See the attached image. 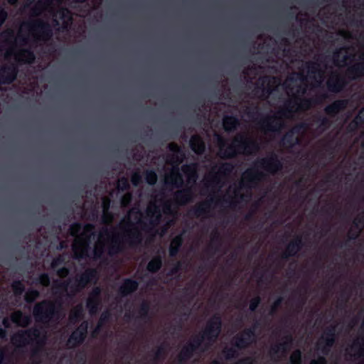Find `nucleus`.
I'll return each mask as SVG.
<instances>
[{
    "label": "nucleus",
    "instance_id": "obj_46",
    "mask_svg": "<svg viewBox=\"0 0 364 364\" xmlns=\"http://www.w3.org/2000/svg\"><path fill=\"white\" fill-rule=\"evenodd\" d=\"M353 225L359 231L364 228V211H362L353 221Z\"/></svg>",
    "mask_w": 364,
    "mask_h": 364
},
{
    "label": "nucleus",
    "instance_id": "obj_21",
    "mask_svg": "<svg viewBox=\"0 0 364 364\" xmlns=\"http://www.w3.org/2000/svg\"><path fill=\"white\" fill-rule=\"evenodd\" d=\"M164 184L166 187L182 188L184 181L178 167H174L171 172L166 176Z\"/></svg>",
    "mask_w": 364,
    "mask_h": 364
},
{
    "label": "nucleus",
    "instance_id": "obj_45",
    "mask_svg": "<svg viewBox=\"0 0 364 364\" xmlns=\"http://www.w3.org/2000/svg\"><path fill=\"white\" fill-rule=\"evenodd\" d=\"M166 353V346L164 343L161 344L154 353L153 360L157 362L164 358Z\"/></svg>",
    "mask_w": 364,
    "mask_h": 364
},
{
    "label": "nucleus",
    "instance_id": "obj_59",
    "mask_svg": "<svg viewBox=\"0 0 364 364\" xmlns=\"http://www.w3.org/2000/svg\"><path fill=\"white\" fill-rule=\"evenodd\" d=\"M64 262V259L61 256H58L54 258L51 262V267L53 269H55L58 266L63 264Z\"/></svg>",
    "mask_w": 364,
    "mask_h": 364
},
{
    "label": "nucleus",
    "instance_id": "obj_1",
    "mask_svg": "<svg viewBox=\"0 0 364 364\" xmlns=\"http://www.w3.org/2000/svg\"><path fill=\"white\" fill-rule=\"evenodd\" d=\"M256 168H261L267 173L274 175L282 170L283 163L278 155L274 152H272L267 157L257 159L254 163V167L247 168L244 172L243 180L240 182L239 187L234 191L236 200L228 201L230 208H235L239 202L245 200L246 196L240 193V190L245 188H251L253 185L263 178V173L259 171Z\"/></svg>",
    "mask_w": 364,
    "mask_h": 364
},
{
    "label": "nucleus",
    "instance_id": "obj_20",
    "mask_svg": "<svg viewBox=\"0 0 364 364\" xmlns=\"http://www.w3.org/2000/svg\"><path fill=\"white\" fill-rule=\"evenodd\" d=\"M303 247L304 242L301 237L296 236L287 245L285 251L282 255V258L287 259L290 257H296Z\"/></svg>",
    "mask_w": 364,
    "mask_h": 364
},
{
    "label": "nucleus",
    "instance_id": "obj_22",
    "mask_svg": "<svg viewBox=\"0 0 364 364\" xmlns=\"http://www.w3.org/2000/svg\"><path fill=\"white\" fill-rule=\"evenodd\" d=\"M292 341V336L289 333L286 335L282 342L276 343L271 347L269 350L270 355L273 356L277 355L279 353L287 355L291 347Z\"/></svg>",
    "mask_w": 364,
    "mask_h": 364
},
{
    "label": "nucleus",
    "instance_id": "obj_34",
    "mask_svg": "<svg viewBox=\"0 0 364 364\" xmlns=\"http://www.w3.org/2000/svg\"><path fill=\"white\" fill-rule=\"evenodd\" d=\"M84 317V308L82 304L75 306L70 311L69 321L70 323L76 324Z\"/></svg>",
    "mask_w": 364,
    "mask_h": 364
},
{
    "label": "nucleus",
    "instance_id": "obj_19",
    "mask_svg": "<svg viewBox=\"0 0 364 364\" xmlns=\"http://www.w3.org/2000/svg\"><path fill=\"white\" fill-rule=\"evenodd\" d=\"M122 236L124 237L127 247L136 249L142 244L141 233L137 230H126V232L122 233Z\"/></svg>",
    "mask_w": 364,
    "mask_h": 364
},
{
    "label": "nucleus",
    "instance_id": "obj_14",
    "mask_svg": "<svg viewBox=\"0 0 364 364\" xmlns=\"http://www.w3.org/2000/svg\"><path fill=\"white\" fill-rule=\"evenodd\" d=\"M307 125L305 123H300L285 133L281 139L280 144L283 146L293 148L296 144H299V140L295 136L296 134L300 132L301 129H306Z\"/></svg>",
    "mask_w": 364,
    "mask_h": 364
},
{
    "label": "nucleus",
    "instance_id": "obj_50",
    "mask_svg": "<svg viewBox=\"0 0 364 364\" xmlns=\"http://www.w3.org/2000/svg\"><path fill=\"white\" fill-rule=\"evenodd\" d=\"M192 357L188 355V353L181 349L178 355L177 363L176 364H185Z\"/></svg>",
    "mask_w": 364,
    "mask_h": 364
},
{
    "label": "nucleus",
    "instance_id": "obj_52",
    "mask_svg": "<svg viewBox=\"0 0 364 364\" xmlns=\"http://www.w3.org/2000/svg\"><path fill=\"white\" fill-rule=\"evenodd\" d=\"M282 302L283 297L279 296L272 305L271 309L269 311V315H274L277 311L278 308L282 305Z\"/></svg>",
    "mask_w": 364,
    "mask_h": 364
},
{
    "label": "nucleus",
    "instance_id": "obj_28",
    "mask_svg": "<svg viewBox=\"0 0 364 364\" xmlns=\"http://www.w3.org/2000/svg\"><path fill=\"white\" fill-rule=\"evenodd\" d=\"M191 150L198 155L203 154L205 151V144L203 138L198 134L191 136L189 141Z\"/></svg>",
    "mask_w": 364,
    "mask_h": 364
},
{
    "label": "nucleus",
    "instance_id": "obj_64",
    "mask_svg": "<svg viewBox=\"0 0 364 364\" xmlns=\"http://www.w3.org/2000/svg\"><path fill=\"white\" fill-rule=\"evenodd\" d=\"M309 364H327V360L324 356H318L316 359L311 360Z\"/></svg>",
    "mask_w": 364,
    "mask_h": 364
},
{
    "label": "nucleus",
    "instance_id": "obj_8",
    "mask_svg": "<svg viewBox=\"0 0 364 364\" xmlns=\"http://www.w3.org/2000/svg\"><path fill=\"white\" fill-rule=\"evenodd\" d=\"M326 93L321 94L314 98H300L297 96L294 100H290L284 104L283 109L279 111V114L284 117H289L296 111H303L310 109L314 105H320L328 98Z\"/></svg>",
    "mask_w": 364,
    "mask_h": 364
},
{
    "label": "nucleus",
    "instance_id": "obj_5",
    "mask_svg": "<svg viewBox=\"0 0 364 364\" xmlns=\"http://www.w3.org/2000/svg\"><path fill=\"white\" fill-rule=\"evenodd\" d=\"M222 318L220 314H215L212 316L206 322L205 327L203 332L188 342L190 345L194 346V349L198 350L200 349L204 341H208V344L210 345L216 341L222 331Z\"/></svg>",
    "mask_w": 364,
    "mask_h": 364
},
{
    "label": "nucleus",
    "instance_id": "obj_55",
    "mask_svg": "<svg viewBox=\"0 0 364 364\" xmlns=\"http://www.w3.org/2000/svg\"><path fill=\"white\" fill-rule=\"evenodd\" d=\"M183 263L181 261H178L176 263V264L169 270L168 275L173 276L179 273V272L182 269Z\"/></svg>",
    "mask_w": 364,
    "mask_h": 364
},
{
    "label": "nucleus",
    "instance_id": "obj_12",
    "mask_svg": "<svg viewBox=\"0 0 364 364\" xmlns=\"http://www.w3.org/2000/svg\"><path fill=\"white\" fill-rule=\"evenodd\" d=\"M255 329L256 325H254L236 334L232 339L233 346L240 350L248 348L255 341Z\"/></svg>",
    "mask_w": 364,
    "mask_h": 364
},
{
    "label": "nucleus",
    "instance_id": "obj_58",
    "mask_svg": "<svg viewBox=\"0 0 364 364\" xmlns=\"http://www.w3.org/2000/svg\"><path fill=\"white\" fill-rule=\"evenodd\" d=\"M8 18V12L4 7L0 6V28L5 23Z\"/></svg>",
    "mask_w": 364,
    "mask_h": 364
},
{
    "label": "nucleus",
    "instance_id": "obj_13",
    "mask_svg": "<svg viewBox=\"0 0 364 364\" xmlns=\"http://www.w3.org/2000/svg\"><path fill=\"white\" fill-rule=\"evenodd\" d=\"M127 247L122 234L112 232V236L109 238L107 253L110 257L117 256L123 253Z\"/></svg>",
    "mask_w": 364,
    "mask_h": 364
},
{
    "label": "nucleus",
    "instance_id": "obj_24",
    "mask_svg": "<svg viewBox=\"0 0 364 364\" xmlns=\"http://www.w3.org/2000/svg\"><path fill=\"white\" fill-rule=\"evenodd\" d=\"M194 195L191 188H185L176 191L173 194L175 201L181 205H186L191 202Z\"/></svg>",
    "mask_w": 364,
    "mask_h": 364
},
{
    "label": "nucleus",
    "instance_id": "obj_53",
    "mask_svg": "<svg viewBox=\"0 0 364 364\" xmlns=\"http://www.w3.org/2000/svg\"><path fill=\"white\" fill-rule=\"evenodd\" d=\"M111 314L109 311H105L102 313L99 322H98V328L101 327L103 324L108 322L110 320Z\"/></svg>",
    "mask_w": 364,
    "mask_h": 364
},
{
    "label": "nucleus",
    "instance_id": "obj_40",
    "mask_svg": "<svg viewBox=\"0 0 364 364\" xmlns=\"http://www.w3.org/2000/svg\"><path fill=\"white\" fill-rule=\"evenodd\" d=\"M360 231H359V230H358V231L356 232H354L353 230H351L350 232H349V234H348V240L346 241V242H338L336 244V246L337 247H339V248H342L343 247H346L348 246V241H350V240H355L358 239L359 235H360Z\"/></svg>",
    "mask_w": 364,
    "mask_h": 364
},
{
    "label": "nucleus",
    "instance_id": "obj_48",
    "mask_svg": "<svg viewBox=\"0 0 364 364\" xmlns=\"http://www.w3.org/2000/svg\"><path fill=\"white\" fill-rule=\"evenodd\" d=\"M291 364L301 363V352L300 350H294L290 356Z\"/></svg>",
    "mask_w": 364,
    "mask_h": 364
},
{
    "label": "nucleus",
    "instance_id": "obj_23",
    "mask_svg": "<svg viewBox=\"0 0 364 364\" xmlns=\"http://www.w3.org/2000/svg\"><path fill=\"white\" fill-rule=\"evenodd\" d=\"M139 288V282L132 278H125L119 287L118 293L122 296H127L136 291Z\"/></svg>",
    "mask_w": 364,
    "mask_h": 364
},
{
    "label": "nucleus",
    "instance_id": "obj_3",
    "mask_svg": "<svg viewBox=\"0 0 364 364\" xmlns=\"http://www.w3.org/2000/svg\"><path fill=\"white\" fill-rule=\"evenodd\" d=\"M11 341L14 345L19 348L28 345L34 346L31 356L35 357L38 355L39 348L45 344L46 336L38 328L31 327L18 331L12 336Z\"/></svg>",
    "mask_w": 364,
    "mask_h": 364
},
{
    "label": "nucleus",
    "instance_id": "obj_29",
    "mask_svg": "<svg viewBox=\"0 0 364 364\" xmlns=\"http://www.w3.org/2000/svg\"><path fill=\"white\" fill-rule=\"evenodd\" d=\"M10 318L14 323L23 328L27 327L31 322V316L21 310L14 311L11 315Z\"/></svg>",
    "mask_w": 364,
    "mask_h": 364
},
{
    "label": "nucleus",
    "instance_id": "obj_31",
    "mask_svg": "<svg viewBox=\"0 0 364 364\" xmlns=\"http://www.w3.org/2000/svg\"><path fill=\"white\" fill-rule=\"evenodd\" d=\"M346 74L348 78L352 80L364 76V63H358L348 67Z\"/></svg>",
    "mask_w": 364,
    "mask_h": 364
},
{
    "label": "nucleus",
    "instance_id": "obj_10",
    "mask_svg": "<svg viewBox=\"0 0 364 364\" xmlns=\"http://www.w3.org/2000/svg\"><path fill=\"white\" fill-rule=\"evenodd\" d=\"M31 31L36 33V41H47L53 36V29L50 25L41 19H36L26 23Z\"/></svg>",
    "mask_w": 364,
    "mask_h": 364
},
{
    "label": "nucleus",
    "instance_id": "obj_6",
    "mask_svg": "<svg viewBox=\"0 0 364 364\" xmlns=\"http://www.w3.org/2000/svg\"><path fill=\"white\" fill-rule=\"evenodd\" d=\"M98 271L95 268H87L80 275H77L73 282L68 281L60 282L56 289L65 292L68 289L73 294H76L84 289L89 284H95L98 279Z\"/></svg>",
    "mask_w": 364,
    "mask_h": 364
},
{
    "label": "nucleus",
    "instance_id": "obj_60",
    "mask_svg": "<svg viewBox=\"0 0 364 364\" xmlns=\"http://www.w3.org/2000/svg\"><path fill=\"white\" fill-rule=\"evenodd\" d=\"M182 349L186 351V353H188L191 357L193 356L194 353L197 351L194 349V346L193 345H190L187 343Z\"/></svg>",
    "mask_w": 364,
    "mask_h": 364
},
{
    "label": "nucleus",
    "instance_id": "obj_27",
    "mask_svg": "<svg viewBox=\"0 0 364 364\" xmlns=\"http://www.w3.org/2000/svg\"><path fill=\"white\" fill-rule=\"evenodd\" d=\"M95 229V225L92 223L82 225L80 222H75L70 225L69 234L73 237H77L83 230L85 233H92Z\"/></svg>",
    "mask_w": 364,
    "mask_h": 364
},
{
    "label": "nucleus",
    "instance_id": "obj_61",
    "mask_svg": "<svg viewBox=\"0 0 364 364\" xmlns=\"http://www.w3.org/2000/svg\"><path fill=\"white\" fill-rule=\"evenodd\" d=\"M154 213H156V215L155 220H151L150 221V223L153 225H155L158 224V223L159 222V220L161 219L160 210L159 209V208L156 205L154 206Z\"/></svg>",
    "mask_w": 364,
    "mask_h": 364
},
{
    "label": "nucleus",
    "instance_id": "obj_49",
    "mask_svg": "<svg viewBox=\"0 0 364 364\" xmlns=\"http://www.w3.org/2000/svg\"><path fill=\"white\" fill-rule=\"evenodd\" d=\"M192 357L188 355V353L181 349L178 355L177 363L176 364H185Z\"/></svg>",
    "mask_w": 364,
    "mask_h": 364
},
{
    "label": "nucleus",
    "instance_id": "obj_9",
    "mask_svg": "<svg viewBox=\"0 0 364 364\" xmlns=\"http://www.w3.org/2000/svg\"><path fill=\"white\" fill-rule=\"evenodd\" d=\"M258 106L247 107V116L257 122L258 125L265 131L279 133L284 127V124L277 115L263 117Z\"/></svg>",
    "mask_w": 364,
    "mask_h": 364
},
{
    "label": "nucleus",
    "instance_id": "obj_51",
    "mask_svg": "<svg viewBox=\"0 0 364 364\" xmlns=\"http://www.w3.org/2000/svg\"><path fill=\"white\" fill-rule=\"evenodd\" d=\"M262 301L261 297L259 296H256L250 300L249 309L254 312L257 310V307L260 304Z\"/></svg>",
    "mask_w": 364,
    "mask_h": 364
},
{
    "label": "nucleus",
    "instance_id": "obj_4",
    "mask_svg": "<svg viewBox=\"0 0 364 364\" xmlns=\"http://www.w3.org/2000/svg\"><path fill=\"white\" fill-rule=\"evenodd\" d=\"M60 307V303L56 305L55 302L44 299L35 304L33 315L36 322L50 326L58 321Z\"/></svg>",
    "mask_w": 364,
    "mask_h": 364
},
{
    "label": "nucleus",
    "instance_id": "obj_41",
    "mask_svg": "<svg viewBox=\"0 0 364 364\" xmlns=\"http://www.w3.org/2000/svg\"><path fill=\"white\" fill-rule=\"evenodd\" d=\"M144 176L146 182L151 186H154L156 184L157 181V174L153 169L146 170L144 172Z\"/></svg>",
    "mask_w": 364,
    "mask_h": 364
},
{
    "label": "nucleus",
    "instance_id": "obj_47",
    "mask_svg": "<svg viewBox=\"0 0 364 364\" xmlns=\"http://www.w3.org/2000/svg\"><path fill=\"white\" fill-rule=\"evenodd\" d=\"M117 188L121 191H126L130 188L129 180L127 177H122L118 180Z\"/></svg>",
    "mask_w": 364,
    "mask_h": 364
},
{
    "label": "nucleus",
    "instance_id": "obj_25",
    "mask_svg": "<svg viewBox=\"0 0 364 364\" xmlns=\"http://www.w3.org/2000/svg\"><path fill=\"white\" fill-rule=\"evenodd\" d=\"M233 169L234 165L231 162L222 163L218 167V171L213 176L211 182L214 184L219 183L220 177L230 175L232 172Z\"/></svg>",
    "mask_w": 364,
    "mask_h": 364
},
{
    "label": "nucleus",
    "instance_id": "obj_35",
    "mask_svg": "<svg viewBox=\"0 0 364 364\" xmlns=\"http://www.w3.org/2000/svg\"><path fill=\"white\" fill-rule=\"evenodd\" d=\"M163 266V259L161 255L154 256L147 264L146 269L152 273H157Z\"/></svg>",
    "mask_w": 364,
    "mask_h": 364
},
{
    "label": "nucleus",
    "instance_id": "obj_33",
    "mask_svg": "<svg viewBox=\"0 0 364 364\" xmlns=\"http://www.w3.org/2000/svg\"><path fill=\"white\" fill-rule=\"evenodd\" d=\"M35 55L30 49H23L16 55V60L19 63L31 64L35 60Z\"/></svg>",
    "mask_w": 364,
    "mask_h": 364
},
{
    "label": "nucleus",
    "instance_id": "obj_26",
    "mask_svg": "<svg viewBox=\"0 0 364 364\" xmlns=\"http://www.w3.org/2000/svg\"><path fill=\"white\" fill-rule=\"evenodd\" d=\"M213 198H210L209 200L198 203L190 210V214L196 218L205 216L209 213L211 203H213Z\"/></svg>",
    "mask_w": 364,
    "mask_h": 364
},
{
    "label": "nucleus",
    "instance_id": "obj_11",
    "mask_svg": "<svg viewBox=\"0 0 364 364\" xmlns=\"http://www.w3.org/2000/svg\"><path fill=\"white\" fill-rule=\"evenodd\" d=\"M89 323L87 321H83L71 333L68 341L67 346L68 348H74L81 346L87 336Z\"/></svg>",
    "mask_w": 364,
    "mask_h": 364
},
{
    "label": "nucleus",
    "instance_id": "obj_54",
    "mask_svg": "<svg viewBox=\"0 0 364 364\" xmlns=\"http://www.w3.org/2000/svg\"><path fill=\"white\" fill-rule=\"evenodd\" d=\"M131 182L134 186H138L141 183V176L139 171H135L132 173Z\"/></svg>",
    "mask_w": 364,
    "mask_h": 364
},
{
    "label": "nucleus",
    "instance_id": "obj_7",
    "mask_svg": "<svg viewBox=\"0 0 364 364\" xmlns=\"http://www.w3.org/2000/svg\"><path fill=\"white\" fill-rule=\"evenodd\" d=\"M348 105V100L346 99H338L326 105L323 109L327 116L318 115L315 117V122L318 124L317 131L323 133L332 125L331 118L336 117L339 112L346 109Z\"/></svg>",
    "mask_w": 364,
    "mask_h": 364
},
{
    "label": "nucleus",
    "instance_id": "obj_56",
    "mask_svg": "<svg viewBox=\"0 0 364 364\" xmlns=\"http://www.w3.org/2000/svg\"><path fill=\"white\" fill-rule=\"evenodd\" d=\"M223 353L227 360H230L237 355V351L233 348H225L223 350Z\"/></svg>",
    "mask_w": 364,
    "mask_h": 364
},
{
    "label": "nucleus",
    "instance_id": "obj_17",
    "mask_svg": "<svg viewBox=\"0 0 364 364\" xmlns=\"http://www.w3.org/2000/svg\"><path fill=\"white\" fill-rule=\"evenodd\" d=\"M102 289L100 287H95L90 292L86 302V306L91 315L95 314L100 309L101 305Z\"/></svg>",
    "mask_w": 364,
    "mask_h": 364
},
{
    "label": "nucleus",
    "instance_id": "obj_30",
    "mask_svg": "<svg viewBox=\"0 0 364 364\" xmlns=\"http://www.w3.org/2000/svg\"><path fill=\"white\" fill-rule=\"evenodd\" d=\"M239 124L240 120L236 116L225 115L223 118V129L228 133L235 132Z\"/></svg>",
    "mask_w": 364,
    "mask_h": 364
},
{
    "label": "nucleus",
    "instance_id": "obj_2",
    "mask_svg": "<svg viewBox=\"0 0 364 364\" xmlns=\"http://www.w3.org/2000/svg\"><path fill=\"white\" fill-rule=\"evenodd\" d=\"M217 141L219 146L218 155L223 159H233L239 154L251 155L259 150L258 142L244 134H238L226 149H224L226 141L221 136L218 135Z\"/></svg>",
    "mask_w": 364,
    "mask_h": 364
},
{
    "label": "nucleus",
    "instance_id": "obj_38",
    "mask_svg": "<svg viewBox=\"0 0 364 364\" xmlns=\"http://www.w3.org/2000/svg\"><path fill=\"white\" fill-rule=\"evenodd\" d=\"M221 244V237L218 231L214 232L211 237V244L207 249V252L214 250V252L218 250V245Z\"/></svg>",
    "mask_w": 364,
    "mask_h": 364
},
{
    "label": "nucleus",
    "instance_id": "obj_36",
    "mask_svg": "<svg viewBox=\"0 0 364 364\" xmlns=\"http://www.w3.org/2000/svg\"><path fill=\"white\" fill-rule=\"evenodd\" d=\"M196 164H185L181 166L182 172L187 176L189 181L195 182L198 177Z\"/></svg>",
    "mask_w": 364,
    "mask_h": 364
},
{
    "label": "nucleus",
    "instance_id": "obj_42",
    "mask_svg": "<svg viewBox=\"0 0 364 364\" xmlns=\"http://www.w3.org/2000/svg\"><path fill=\"white\" fill-rule=\"evenodd\" d=\"M11 288L16 296H21L25 290L24 284L21 280L14 281L11 284Z\"/></svg>",
    "mask_w": 364,
    "mask_h": 364
},
{
    "label": "nucleus",
    "instance_id": "obj_37",
    "mask_svg": "<svg viewBox=\"0 0 364 364\" xmlns=\"http://www.w3.org/2000/svg\"><path fill=\"white\" fill-rule=\"evenodd\" d=\"M335 343L336 338L321 337V341L318 343V346L320 347L322 345L321 348L322 353L323 355H328Z\"/></svg>",
    "mask_w": 364,
    "mask_h": 364
},
{
    "label": "nucleus",
    "instance_id": "obj_39",
    "mask_svg": "<svg viewBox=\"0 0 364 364\" xmlns=\"http://www.w3.org/2000/svg\"><path fill=\"white\" fill-rule=\"evenodd\" d=\"M150 310V305L147 301H143L139 306V317L141 320H147L149 318V312Z\"/></svg>",
    "mask_w": 364,
    "mask_h": 364
},
{
    "label": "nucleus",
    "instance_id": "obj_63",
    "mask_svg": "<svg viewBox=\"0 0 364 364\" xmlns=\"http://www.w3.org/2000/svg\"><path fill=\"white\" fill-rule=\"evenodd\" d=\"M362 124H360L355 119H353L348 124V129L351 132L357 130Z\"/></svg>",
    "mask_w": 364,
    "mask_h": 364
},
{
    "label": "nucleus",
    "instance_id": "obj_16",
    "mask_svg": "<svg viewBox=\"0 0 364 364\" xmlns=\"http://www.w3.org/2000/svg\"><path fill=\"white\" fill-rule=\"evenodd\" d=\"M18 67L14 63L4 65L0 69V85L13 83L18 75Z\"/></svg>",
    "mask_w": 364,
    "mask_h": 364
},
{
    "label": "nucleus",
    "instance_id": "obj_18",
    "mask_svg": "<svg viewBox=\"0 0 364 364\" xmlns=\"http://www.w3.org/2000/svg\"><path fill=\"white\" fill-rule=\"evenodd\" d=\"M305 68L310 78L314 80L315 86L320 87L323 80V72L320 68L319 63L315 61H307L305 63Z\"/></svg>",
    "mask_w": 364,
    "mask_h": 364
},
{
    "label": "nucleus",
    "instance_id": "obj_32",
    "mask_svg": "<svg viewBox=\"0 0 364 364\" xmlns=\"http://www.w3.org/2000/svg\"><path fill=\"white\" fill-rule=\"evenodd\" d=\"M183 243V237L182 234L177 235L171 240L168 249L170 257H174L178 254Z\"/></svg>",
    "mask_w": 364,
    "mask_h": 364
},
{
    "label": "nucleus",
    "instance_id": "obj_62",
    "mask_svg": "<svg viewBox=\"0 0 364 364\" xmlns=\"http://www.w3.org/2000/svg\"><path fill=\"white\" fill-rule=\"evenodd\" d=\"M354 119L360 124H364V107H362L357 115L354 117Z\"/></svg>",
    "mask_w": 364,
    "mask_h": 364
},
{
    "label": "nucleus",
    "instance_id": "obj_44",
    "mask_svg": "<svg viewBox=\"0 0 364 364\" xmlns=\"http://www.w3.org/2000/svg\"><path fill=\"white\" fill-rule=\"evenodd\" d=\"M36 283L48 287L50 284V278L48 274L44 272L39 274V276L36 279Z\"/></svg>",
    "mask_w": 364,
    "mask_h": 364
},
{
    "label": "nucleus",
    "instance_id": "obj_57",
    "mask_svg": "<svg viewBox=\"0 0 364 364\" xmlns=\"http://www.w3.org/2000/svg\"><path fill=\"white\" fill-rule=\"evenodd\" d=\"M322 337L336 338V326H331L328 327L323 332Z\"/></svg>",
    "mask_w": 364,
    "mask_h": 364
},
{
    "label": "nucleus",
    "instance_id": "obj_43",
    "mask_svg": "<svg viewBox=\"0 0 364 364\" xmlns=\"http://www.w3.org/2000/svg\"><path fill=\"white\" fill-rule=\"evenodd\" d=\"M40 294L36 289H31L27 291L25 294V301L28 304H32L38 298Z\"/></svg>",
    "mask_w": 364,
    "mask_h": 364
},
{
    "label": "nucleus",
    "instance_id": "obj_15",
    "mask_svg": "<svg viewBox=\"0 0 364 364\" xmlns=\"http://www.w3.org/2000/svg\"><path fill=\"white\" fill-rule=\"evenodd\" d=\"M348 83V82L344 76L334 73L326 81V87L330 92L337 94L342 92Z\"/></svg>",
    "mask_w": 364,
    "mask_h": 364
}]
</instances>
